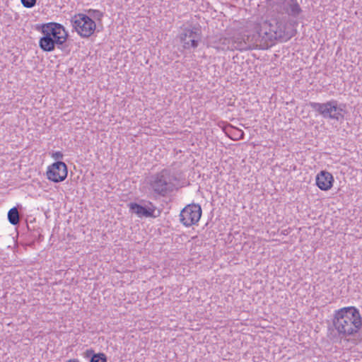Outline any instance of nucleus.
Segmentation results:
<instances>
[{"label":"nucleus","mask_w":362,"mask_h":362,"mask_svg":"<svg viewBox=\"0 0 362 362\" xmlns=\"http://www.w3.org/2000/svg\"><path fill=\"white\" fill-rule=\"evenodd\" d=\"M333 182L334 177L327 171L322 170L316 176V185L321 190L327 191L331 189Z\"/></svg>","instance_id":"ddd939ff"},{"label":"nucleus","mask_w":362,"mask_h":362,"mask_svg":"<svg viewBox=\"0 0 362 362\" xmlns=\"http://www.w3.org/2000/svg\"><path fill=\"white\" fill-rule=\"evenodd\" d=\"M332 325L340 339L349 341L362 328V317L355 307H345L334 312Z\"/></svg>","instance_id":"f257e3e1"},{"label":"nucleus","mask_w":362,"mask_h":362,"mask_svg":"<svg viewBox=\"0 0 362 362\" xmlns=\"http://www.w3.org/2000/svg\"><path fill=\"white\" fill-rule=\"evenodd\" d=\"M71 25L76 32L82 37L91 36L95 28V22L88 16L78 13L71 19Z\"/></svg>","instance_id":"423d86ee"},{"label":"nucleus","mask_w":362,"mask_h":362,"mask_svg":"<svg viewBox=\"0 0 362 362\" xmlns=\"http://www.w3.org/2000/svg\"><path fill=\"white\" fill-rule=\"evenodd\" d=\"M67 166L62 161H57L49 166L47 171V179L58 183L64 181L67 177Z\"/></svg>","instance_id":"9d476101"},{"label":"nucleus","mask_w":362,"mask_h":362,"mask_svg":"<svg viewBox=\"0 0 362 362\" xmlns=\"http://www.w3.org/2000/svg\"><path fill=\"white\" fill-rule=\"evenodd\" d=\"M42 34H46L47 35L51 37L53 40L56 41L58 37L59 42L58 43V48H60L61 46L66 41L68 37V33L66 31L64 27L58 23H47L43 24L42 25Z\"/></svg>","instance_id":"0eeeda50"},{"label":"nucleus","mask_w":362,"mask_h":362,"mask_svg":"<svg viewBox=\"0 0 362 362\" xmlns=\"http://www.w3.org/2000/svg\"><path fill=\"white\" fill-rule=\"evenodd\" d=\"M66 362H79L77 359H70L67 361Z\"/></svg>","instance_id":"aec40b11"},{"label":"nucleus","mask_w":362,"mask_h":362,"mask_svg":"<svg viewBox=\"0 0 362 362\" xmlns=\"http://www.w3.org/2000/svg\"><path fill=\"white\" fill-rule=\"evenodd\" d=\"M42 35V37H41L39 40V46L42 51L50 52L54 50L55 47H58L57 42L60 41L58 38L54 41L51 37L46 34Z\"/></svg>","instance_id":"4468645a"},{"label":"nucleus","mask_w":362,"mask_h":362,"mask_svg":"<svg viewBox=\"0 0 362 362\" xmlns=\"http://www.w3.org/2000/svg\"><path fill=\"white\" fill-rule=\"evenodd\" d=\"M273 22L265 21L259 25L263 38L269 47L275 40L287 41L294 35V30L281 21L273 20Z\"/></svg>","instance_id":"7ed1b4c3"},{"label":"nucleus","mask_w":362,"mask_h":362,"mask_svg":"<svg viewBox=\"0 0 362 362\" xmlns=\"http://www.w3.org/2000/svg\"><path fill=\"white\" fill-rule=\"evenodd\" d=\"M86 356L90 357V362H107V357L104 354H94L91 349L86 351Z\"/></svg>","instance_id":"2eb2a0df"},{"label":"nucleus","mask_w":362,"mask_h":362,"mask_svg":"<svg viewBox=\"0 0 362 362\" xmlns=\"http://www.w3.org/2000/svg\"><path fill=\"white\" fill-rule=\"evenodd\" d=\"M202 216V209L199 204H192L185 206L180 212V222L185 226L196 224Z\"/></svg>","instance_id":"6e6552de"},{"label":"nucleus","mask_w":362,"mask_h":362,"mask_svg":"<svg viewBox=\"0 0 362 362\" xmlns=\"http://www.w3.org/2000/svg\"><path fill=\"white\" fill-rule=\"evenodd\" d=\"M52 157L56 160H59L63 158V154L60 151H57L53 153Z\"/></svg>","instance_id":"6ab92c4d"},{"label":"nucleus","mask_w":362,"mask_h":362,"mask_svg":"<svg viewBox=\"0 0 362 362\" xmlns=\"http://www.w3.org/2000/svg\"><path fill=\"white\" fill-rule=\"evenodd\" d=\"M223 44L228 45V49L240 51L253 49H264L269 47V45L263 38L259 26L255 28V31L237 33L229 39H224Z\"/></svg>","instance_id":"f03ea898"},{"label":"nucleus","mask_w":362,"mask_h":362,"mask_svg":"<svg viewBox=\"0 0 362 362\" xmlns=\"http://www.w3.org/2000/svg\"><path fill=\"white\" fill-rule=\"evenodd\" d=\"M88 13H89L90 16H93L94 18H98V19H99V20H100V19L102 18V16H103V13H102L100 11H97V10H90V11H88Z\"/></svg>","instance_id":"a211bd4d"},{"label":"nucleus","mask_w":362,"mask_h":362,"mask_svg":"<svg viewBox=\"0 0 362 362\" xmlns=\"http://www.w3.org/2000/svg\"><path fill=\"white\" fill-rule=\"evenodd\" d=\"M8 219L9 222L14 226L19 223V214L16 207H13L8 211Z\"/></svg>","instance_id":"dca6fc26"},{"label":"nucleus","mask_w":362,"mask_h":362,"mask_svg":"<svg viewBox=\"0 0 362 362\" xmlns=\"http://www.w3.org/2000/svg\"><path fill=\"white\" fill-rule=\"evenodd\" d=\"M201 32L198 28H186L180 35V40L184 49L197 47L201 40Z\"/></svg>","instance_id":"1a4fd4ad"},{"label":"nucleus","mask_w":362,"mask_h":362,"mask_svg":"<svg viewBox=\"0 0 362 362\" xmlns=\"http://www.w3.org/2000/svg\"><path fill=\"white\" fill-rule=\"evenodd\" d=\"M178 181L176 175L170 170L163 169L151 176L150 186L155 194L165 197L177 188Z\"/></svg>","instance_id":"20e7f679"},{"label":"nucleus","mask_w":362,"mask_h":362,"mask_svg":"<svg viewBox=\"0 0 362 362\" xmlns=\"http://www.w3.org/2000/svg\"><path fill=\"white\" fill-rule=\"evenodd\" d=\"M129 209L139 217L157 218L160 215V210H158L156 206L150 202L144 206L137 203H130Z\"/></svg>","instance_id":"9b49d317"},{"label":"nucleus","mask_w":362,"mask_h":362,"mask_svg":"<svg viewBox=\"0 0 362 362\" xmlns=\"http://www.w3.org/2000/svg\"><path fill=\"white\" fill-rule=\"evenodd\" d=\"M309 106L325 119H333L339 121L344 118L342 112L345 105L339 104L338 101L335 100L324 103L310 102Z\"/></svg>","instance_id":"39448f33"},{"label":"nucleus","mask_w":362,"mask_h":362,"mask_svg":"<svg viewBox=\"0 0 362 362\" xmlns=\"http://www.w3.org/2000/svg\"><path fill=\"white\" fill-rule=\"evenodd\" d=\"M23 6L25 8H32L33 7L37 0H21Z\"/></svg>","instance_id":"f3484780"},{"label":"nucleus","mask_w":362,"mask_h":362,"mask_svg":"<svg viewBox=\"0 0 362 362\" xmlns=\"http://www.w3.org/2000/svg\"><path fill=\"white\" fill-rule=\"evenodd\" d=\"M276 3V10L280 13L296 18L302 10L296 0H279Z\"/></svg>","instance_id":"f8f14e48"}]
</instances>
